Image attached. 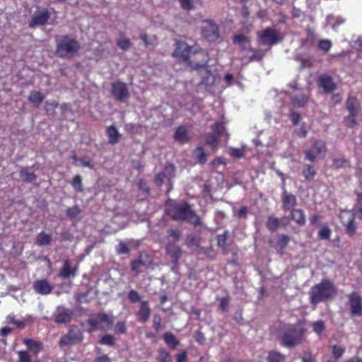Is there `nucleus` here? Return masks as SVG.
<instances>
[{
	"instance_id": "423d86ee",
	"label": "nucleus",
	"mask_w": 362,
	"mask_h": 362,
	"mask_svg": "<svg viewBox=\"0 0 362 362\" xmlns=\"http://www.w3.org/2000/svg\"><path fill=\"white\" fill-rule=\"evenodd\" d=\"M113 318L105 313H98L95 317L89 318L87 320L88 325L90 327L88 332L95 330L106 331L111 328L113 325Z\"/></svg>"
},
{
	"instance_id": "58836bf2",
	"label": "nucleus",
	"mask_w": 362,
	"mask_h": 362,
	"mask_svg": "<svg viewBox=\"0 0 362 362\" xmlns=\"http://www.w3.org/2000/svg\"><path fill=\"white\" fill-rule=\"evenodd\" d=\"M266 226L269 231L274 232L280 226V221L278 218L270 216L267 219Z\"/></svg>"
},
{
	"instance_id": "4468645a",
	"label": "nucleus",
	"mask_w": 362,
	"mask_h": 362,
	"mask_svg": "<svg viewBox=\"0 0 362 362\" xmlns=\"http://www.w3.org/2000/svg\"><path fill=\"white\" fill-rule=\"evenodd\" d=\"M50 18V13L47 9L43 8L40 11H35L30 21H29V27L35 28L36 26L45 25Z\"/></svg>"
},
{
	"instance_id": "b1692460",
	"label": "nucleus",
	"mask_w": 362,
	"mask_h": 362,
	"mask_svg": "<svg viewBox=\"0 0 362 362\" xmlns=\"http://www.w3.org/2000/svg\"><path fill=\"white\" fill-rule=\"evenodd\" d=\"M289 212L290 220L294 221L299 226H303L305 224V216L303 210L300 209H294Z\"/></svg>"
},
{
	"instance_id": "f03ea898",
	"label": "nucleus",
	"mask_w": 362,
	"mask_h": 362,
	"mask_svg": "<svg viewBox=\"0 0 362 362\" xmlns=\"http://www.w3.org/2000/svg\"><path fill=\"white\" fill-rule=\"evenodd\" d=\"M165 211L166 215L174 221H185L194 226L202 225L200 217L192 209L191 204L186 201L177 202L168 199L165 204Z\"/></svg>"
},
{
	"instance_id": "864d4df0",
	"label": "nucleus",
	"mask_w": 362,
	"mask_h": 362,
	"mask_svg": "<svg viewBox=\"0 0 362 362\" xmlns=\"http://www.w3.org/2000/svg\"><path fill=\"white\" fill-rule=\"evenodd\" d=\"M144 265H145V263L141 259L133 260L131 262V269L133 272L138 274L140 273V267Z\"/></svg>"
},
{
	"instance_id": "bf43d9fd",
	"label": "nucleus",
	"mask_w": 362,
	"mask_h": 362,
	"mask_svg": "<svg viewBox=\"0 0 362 362\" xmlns=\"http://www.w3.org/2000/svg\"><path fill=\"white\" fill-rule=\"evenodd\" d=\"M162 319L158 314L154 315L153 319V327L156 332H159L162 329Z\"/></svg>"
},
{
	"instance_id": "9b49d317",
	"label": "nucleus",
	"mask_w": 362,
	"mask_h": 362,
	"mask_svg": "<svg viewBox=\"0 0 362 362\" xmlns=\"http://www.w3.org/2000/svg\"><path fill=\"white\" fill-rule=\"evenodd\" d=\"M355 215L354 212L343 210L340 212L339 216L342 226L349 237H353L356 233L357 226L355 222Z\"/></svg>"
},
{
	"instance_id": "37998d69",
	"label": "nucleus",
	"mask_w": 362,
	"mask_h": 362,
	"mask_svg": "<svg viewBox=\"0 0 362 362\" xmlns=\"http://www.w3.org/2000/svg\"><path fill=\"white\" fill-rule=\"evenodd\" d=\"M18 358L17 362H41L40 360L37 359L35 361H31V356L28 351H19L18 352Z\"/></svg>"
},
{
	"instance_id": "20e7f679",
	"label": "nucleus",
	"mask_w": 362,
	"mask_h": 362,
	"mask_svg": "<svg viewBox=\"0 0 362 362\" xmlns=\"http://www.w3.org/2000/svg\"><path fill=\"white\" fill-rule=\"evenodd\" d=\"M55 42V53L62 59L73 58L78 54L81 49L80 42L76 37L71 35L57 36Z\"/></svg>"
},
{
	"instance_id": "6ab92c4d",
	"label": "nucleus",
	"mask_w": 362,
	"mask_h": 362,
	"mask_svg": "<svg viewBox=\"0 0 362 362\" xmlns=\"http://www.w3.org/2000/svg\"><path fill=\"white\" fill-rule=\"evenodd\" d=\"M78 265H76L74 268L71 267L69 259H65L63 266L59 271V276L62 279H68L69 277H75L77 275Z\"/></svg>"
},
{
	"instance_id": "3c124183",
	"label": "nucleus",
	"mask_w": 362,
	"mask_h": 362,
	"mask_svg": "<svg viewBox=\"0 0 362 362\" xmlns=\"http://www.w3.org/2000/svg\"><path fill=\"white\" fill-rule=\"evenodd\" d=\"M233 44L243 45L250 43V39L243 34L235 35L233 37Z\"/></svg>"
},
{
	"instance_id": "4d7b16f0",
	"label": "nucleus",
	"mask_w": 362,
	"mask_h": 362,
	"mask_svg": "<svg viewBox=\"0 0 362 362\" xmlns=\"http://www.w3.org/2000/svg\"><path fill=\"white\" fill-rule=\"evenodd\" d=\"M344 351H345L344 349L339 346L334 345L332 346V353L333 356L336 359H338L340 357H341L344 353Z\"/></svg>"
},
{
	"instance_id": "338daca9",
	"label": "nucleus",
	"mask_w": 362,
	"mask_h": 362,
	"mask_svg": "<svg viewBox=\"0 0 362 362\" xmlns=\"http://www.w3.org/2000/svg\"><path fill=\"white\" fill-rule=\"evenodd\" d=\"M230 300L228 297L221 298L219 300V308L223 311H226L229 306Z\"/></svg>"
},
{
	"instance_id": "4be33fe9",
	"label": "nucleus",
	"mask_w": 362,
	"mask_h": 362,
	"mask_svg": "<svg viewBox=\"0 0 362 362\" xmlns=\"http://www.w3.org/2000/svg\"><path fill=\"white\" fill-rule=\"evenodd\" d=\"M309 100V94L308 93H296L291 98V103L296 107H303L305 106Z\"/></svg>"
},
{
	"instance_id": "9d476101",
	"label": "nucleus",
	"mask_w": 362,
	"mask_h": 362,
	"mask_svg": "<svg viewBox=\"0 0 362 362\" xmlns=\"http://www.w3.org/2000/svg\"><path fill=\"white\" fill-rule=\"evenodd\" d=\"M257 35L259 38V44L263 45L272 46L282 41V37L279 36V33L270 27L258 31Z\"/></svg>"
},
{
	"instance_id": "7ed1b4c3",
	"label": "nucleus",
	"mask_w": 362,
	"mask_h": 362,
	"mask_svg": "<svg viewBox=\"0 0 362 362\" xmlns=\"http://www.w3.org/2000/svg\"><path fill=\"white\" fill-rule=\"evenodd\" d=\"M173 54L187 62L193 70L206 67L209 61V54L205 50L199 49L192 52L191 46L181 41H177Z\"/></svg>"
},
{
	"instance_id": "bb28decb",
	"label": "nucleus",
	"mask_w": 362,
	"mask_h": 362,
	"mask_svg": "<svg viewBox=\"0 0 362 362\" xmlns=\"http://www.w3.org/2000/svg\"><path fill=\"white\" fill-rule=\"evenodd\" d=\"M163 340L168 347L171 349H175L180 345V341L177 339L174 334L170 332H166L163 334Z\"/></svg>"
},
{
	"instance_id": "4c0bfd02",
	"label": "nucleus",
	"mask_w": 362,
	"mask_h": 362,
	"mask_svg": "<svg viewBox=\"0 0 362 362\" xmlns=\"http://www.w3.org/2000/svg\"><path fill=\"white\" fill-rule=\"evenodd\" d=\"M286 356L276 351H272L269 353L267 358V362H284Z\"/></svg>"
},
{
	"instance_id": "0eeeda50",
	"label": "nucleus",
	"mask_w": 362,
	"mask_h": 362,
	"mask_svg": "<svg viewBox=\"0 0 362 362\" xmlns=\"http://www.w3.org/2000/svg\"><path fill=\"white\" fill-rule=\"evenodd\" d=\"M327 148L325 141L315 140L311 147L304 151L305 159L314 163L317 159H323L326 156Z\"/></svg>"
},
{
	"instance_id": "e433bc0d",
	"label": "nucleus",
	"mask_w": 362,
	"mask_h": 362,
	"mask_svg": "<svg viewBox=\"0 0 362 362\" xmlns=\"http://www.w3.org/2000/svg\"><path fill=\"white\" fill-rule=\"evenodd\" d=\"M19 174L21 178L27 182H33L37 178L36 175L33 172H29L27 168H22Z\"/></svg>"
},
{
	"instance_id": "de8ad7c7",
	"label": "nucleus",
	"mask_w": 362,
	"mask_h": 362,
	"mask_svg": "<svg viewBox=\"0 0 362 362\" xmlns=\"http://www.w3.org/2000/svg\"><path fill=\"white\" fill-rule=\"evenodd\" d=\"M117 45L122 50L127 51L131 47L132 42L128 38L120 37L117 41Z\"/></svg>"
},
{
	"instance_id": "c85d7f7f",
	"label": "nucleus",
	"mask_w": 362,
	"mask_h": 362,
	"mask_svg": "<svg viewBox=\"0 0 362 362\" xmlns=\"http://www.w3.org/2000/svg\"><path fill=\"white\" fill-rule=\"evenodd\" d=\"M346 108L349 114H358L360 109V104L358 103L356 98L349 96L346 101Z\"/></svg>"
},
{
	"instance_id": "e2e57ef3",
	"label": "nucleus",
	"mask_w": 362,
	"mask_h": 362,
	"mask_svg": "<svg viewBox=\"0 0 362 362\" xmlns=\"http://www.w3.org/2000/svg\"><path fill=\"white\" fill-rule=\"evenodd\" d=\"M300 358L302 362H316L315 357L310 351H304Z\"/></svg>"
},
{
	"instance_id": "69168bd1",
	"label": "nucleus",
	"mask_w": 362,
	"mask_h": 362,
	"mask_svg": "<svg viewBox=\"0 0 362 362\" xmlns=\"http://www.w3.org/2000/svg\"><path fill=\"white\" fill-rule=\"evenodd\" d=\"M117 252L119 255L128 254L129 249L125 243L121 242L117 247Z\"/></svg>"
},
{
	"instance_id": "c03bdc74",
	"label": "nucleus",
	"mask_w": 362,
	"mask_h": 362,
	"mask_svg": "<svg viewBox=\"0 0 362 362\" xmlns=\"http://www.w3.org/2000/svg\"><path fill=\"white\" fill-rule=\"evenodd\" d=\"M99 343L103 345L114 346L115 345V339L112 335L106 334L101 337L99 339Z\"/></svg>"
},
{
	"instance_id": "a19ab883",
	"label": "nucleus",
	"mask_w": 362,
	"mask_h": 362,
	"mask_svg": "<svg viewBox=\"0 0 362 362\" xmlns=\"http://www.w3.org/2000/svg\"><path fill=\"white\" fill-rule=\"evenodd\" d=\"M71 186L76 192H82L83 191L82 178L79 175H76L74 177L71 182Z\"/></svg>"
},
{
	"instance_id": "774afa93",
	"label": "nucleus",
	"mask_w": 362,
	"mask_h": 362,
	"mask_svg": "<svg viewBox=\"0 0 362 362\" xmlns=\"http://www.w3.org/2000/svg\"><path fill=\"white\" fill-rule=\"evenodd\" d=\"M168 234L174 241H178L181 238V232L178 229H170L168 230Z\"/></svg>"
},
{
	"instance_id": "13d9d810",
	"label": "nucleus",
	"mask_w": 362,
	"mask_h": 362,
	"mask_svg": "<svg viewBox=\"0 0 362 362\" xmlns=\"http://www.w3.org/2000/svg\"><path fill=\"white\" fill-rule=\"evenodd\" d=\"M296 60L298 61L301 64V68H310L312 66L313 63L310 58H304L301 56H298L296 57Z\"/></svg>"
},
{
	"instance_id": "39448f33",
	"label": "nucleus",
	"mask_w": 362,
	"mask_h": 362,
	"mask_svg": "<svg viewBox=\"0 0 362 362\" xmlns=\"http://www.w3.org/2000/svg\"><path fill=\"white\" fill-rule=\"evenodd\" d=\"M337 295V288L329 279H323L314 285L309 291L310 303L317 305L321 302L332 299Z\"/></svg>"
},
{
	"instance_id": "f3484780",
	"label": "nucleus",
	"mask_w": 362,
	"mask_h": 362,
	"mask_svg": "<svg viewBox=\"0 0 362 362\" xmlns=\"http://www.w3.org/2000/svg\"><path fill=\"white\" fill-rule=\"evenodd\" d=\"M317 85L322 88L325 93H329L337 88V84L334 82L332 76L327 74H322L317 78Z\"/></svg>"
},
{
	"instance_id": "7c9ffc66",
	"label": "nucleus",
	"mask_w": 362,
	"mask_h": 362,
	"mask_svg": "<svg viewBox=\"0 0 362 362\" xmlns=\"http://www.w3.org/2000/svg\"><path fill=\"white\" fill-rule=\"evenodd\" d=\"M317 173L313 165L305 164L303 165L302 175L306 180L311 181L314 180Z\"/></svg>"
},
{
	"instance_id": "a878e982",
	"label": "nucleus",
	"mask_w": 362,
	"mask_h": 362,
	"mask_svg": "<svg viewBox=\"0 0 362 362\" xmlns=\"http://www.w3.org/2000/svg\"><path fill=\"white\" fill-rule=\"evenodd\" d=\"M23 344L35 356H37L42 349V342L33 340L32 339H25L23 340Z\"/></svg>"
},
{
	"instance_id": "5fc2aeb1",
	"label": "nucleus",
	"mask_w": 362,
	"mask_h": 362,
	"mask_svg": "<svg viewBox=\"0 0 362 362\" xmlns=\"http://www.w3.org/2000/svg\"><path fill=\"white\" fill-rule=\"evenodd\" d=\"M81 213V210L78 206L69 208L66 211V215L71 219L76 218Z\"/></svg>"
},
{
	"instance_id": "2eb2a0df",
	"label": "nucleus",
	"mask_w": 362,
	"mask_h": 362,
	"mask_svg": "<svg viewBox=\"0 0 362 362\" xmlns=\"http://www.w3.org/2000/svg\"><path fill=\"white\" fill-rule=\"evenodd\" d=\"M73 313L64 306H58L53 315V320L57 325L66 324L71 322Z\"/></svg>"
},
{
	"instance_id": "49530a36",
	"label": "nucleus",
	"mask_w": 362,
	"mask_h": 362,
	"mask_svg": "<svg viewBox=\"0 0 362 362\" xmlns=\"http://www.w3.org/2000/svg\"><path fill=\"white\" fill-rule=\"evenodd\" d=\"M358 115L356 114H349L346 117H344V122L345 125L349 128H352L358 124L356 122V117Z\"/></svg>"
},
{
	"instance_id": "72a5a7b5",
	"label": "nucleus",
	"mask_w": 362,
	"mask_h": 362,
	"mask_svg": "<svg viewBox=\"0 0 362 362\" xmlns=\"http://www.w3.org/2000/svg\"><path fill=\"white\" fill-rule=\"evenodd\" d=\"M52 241V236L45 232H40L36 237L35 243L38 246H47L50 244Z\"/></svg>"
},
{
	"instance_id": "393cba45",
	"label": "nucleus",
	"mask_w": 362,
	"mask_h": 362,
	"mask_svg": "<svg viewBox=\"0 0 362 362\" xmlns=\"http://www.w3.org/2000/svg\"><path fill=\"white\" fill-rule=\"evenodd\" d=\"M106 134L108 138L109 144L112 145L117 144L121 138V134L119 133L117 127L113 124L107 127Z\"/></svg>"
},
{
	"instance_id": "f8f14e48",
	"label": "nucleus",
	"mask_w": 362,
	"mask_h": 362,
	"mask_svg": "<svg viewBox=\"0 0 362 362\" xmlns=\"http://www.w3.org/2000/svg\"><path fill=\"white\" fill-rule=\"evenodd\" d=\"M111 94L115 100L124 103L129 98V92L125 83L117 80L111 83Z\"/></svg>"
},
{
	"instance_id": "f257e3e1",
	"label": "nucleus",
	"mask_w": 362,
	"mask_h": 362,
	"mask_svg": "<svg viewBox=\"0 0 362 362\" xmlns=\"http://www.w3.org/2000/svg\"><path fill=\"white\" fill-rule=\"evenodd\" d=\"M306 332L305 321L298 320L294 324L282 325L277 330L276 339L282 346L293 348L303 342Z\"/></svg>"
},
{
	"instance_id": "ddd939ff",
	"label": "nucleus",
	"mask_w": 362,
	"mask_h": 362,
	"mask_svg": "<svg viewBox=\"0 0 362 362\" xmlns=\"http://www.w3.org/2000/svg\"><path fill=\"white\" fill-rule=\"evenodd\" d=\"M350 314L352 317L362 316V297L358 292L348 295Z\"/></svg>"
},
{
	"instance_id": "412c9836",
	"label": "nucleus",
	"mask_w": 362,
	"mask_h": 362,
	"mask_svg": "<svg viewBox=\"0 0 362 362\" xmlns=\"http://www.w3.org/2000/svg\"><path fill=\"white\" fill-rule=\"evenodd\" d=\"M151 315V308L147 301H141L139 310L136 313L137 319L141 322H146Z\"/></svg>"
},
{
	"instance_id": "603ef678",
	"label": "nucleus",
	"mask_w": 362,
	"mask_h": 362,
	"mask_svg": "<svg viewBox=\"0 0 362 362\" xmlns=\"http://www.w3.org/2000/svg\"><path fill=\"white\" fill-rule=\"evenodd\" d=\"M313 329L316 334H321L325 329V322L322 320L313 322Z\"/></svg>"
},
{
	"instance_id": "0e129e2a",
	"label": "nucleus",
	"mask_w": 362,
	"mask_h": 362,
	"mask_svg": "<svg viewBox=\"0 0 362 362\" xmlns=\"http://www.w3.org/2000/svg\"><path fill=\"white\" fill-rule=\"evenodd\" d=\"M252 55L250 57V61H261L264 57V54L258 49H252Z\"/></svg>"
},
{
	"instance_id": "ea45409f",
	"label": "nucleus",
	"mask_w": 362,
	"mask_h": 362,
	"mask_svg": "<svg viewBox=\"0 0 362 362\" xmlns=\"http://www.w3.org/2000/svg\"><path fill=\"white\" fill-rule=\"evenodd\" d=\"M157 362H173L172 356L168 351L160 349L158 350Z\"/></svg>"
},
{
	"instance_id": "aec40b11",
	"label": "nucleus",
	"mask_w": 362,
	"mask_h": 362,
	"mask_svg": "<svg viewBox=\"0 0 362 362\" xmlns=\"http://www.w3.org/2000/svg\"><path fill=\"white\" fill-rule=\"evenodd\" d=\"M173 139L180 144H186L191 140V137L188 134V129L186 126H179L173 135Z\"/></svg>"
},
{
	"instance_id": "09e8293b",
	"label": "nucleus",
	"mask_w": 362,
	"mask_h": 362,
	"mask_svg": "<svg viewBox=\"0 0 362 362\" xmlns=\"http://www.w3.org/2000/svg\"><path fill=\"white\" fill-rule=\"evenodd\" d=\"M211 130H212V132H211L212 134H216V135L218 136L219 137H221V134H223V131L225 130L224 123L223 122H215L211 126Z\"/></svg>"
},
{
	"instance_id": "c756f323",
	"label": "nucleus",
	"mask_w": 362,
	"mask_h": 362,
	"mask_svg": "<svg viewBox=\"0 0 362 362\" xmlns=\"http://www.w3.org/2000/svg\"><path fill=\"white\" fill-rule=\"evenodd\" d=\"M45 98V95L40 91L32 90L28 96V100L35 107H39Z\"/></svg>"
},
{
	"instance_id": "6e6d98bb",
	"label": "nucleus",
	"mask_w": 362,
	"mask_h": 362,
	"mask_svg": "<svg viewBox=\"0 0 362 362\" xmlns=\"http://www.w3.org/2000/svg\"><path fill=\"white\" fill-rule=\"evenodd\" d=\"M332 47V42L329 40H320L318 43L320 49L327 52Z\"/></svg>"
},
{
	"instance_id": "79ce46f5",
	"label": "nucleus",
	"mask_w": 362,
	"mask_h": 362,
	"mask_svg": "<svg viewBox=\"0 0 362 362\" xmlns=\"http://www.w3.org/2000/svg\"><path fill=\"white\" fill-rule=\"evenodd\" d=\"M332 235V230L327 226H322L317 233V236L320 240H329Z\"/></svg>"
},
{
	"instance_id": "680f3d73",
	"label": "nucleus",
	"mask_w": 362,
	"mask_h": 362,
	"mask_svg": "<svg viewBox=\"0 0 362 362\" xmlns=\"http://www.w3.org/2000/svg\"><path fill=\"white\" fill-rule=\"evenodd\" d=\"M179 2L181 7L186 11H190L194 8L193 0H179Z\"/></svg>"
},
{
	"instance_id": "1a4fd4ad",
	"label": "nucleus",
	"mask_w": 362,
	"mask_h": 362,
	"mask_svg": "<svg viewBox=\"0 0 362 362\" xmlns=\"http://www.w3.org/2000/svg\"><path fill=\"white\" fill-rule=\"evenodd\" d=\"M83 339V332L76 325H71L66 334L61 337L59 340L60 347L71 346L80 343Z\"/></svg>"
},
{
	"instance_id": "5701e85b",
	"label": "nucleus",
	"mask_w": 362,
	"mask_h": 362,
	"mask_svg": "<svg viewBox=\"0 0 362 362\" xmlns=\"http://www.w3.org/2000/svg\"><path fill=\"white\" fill-rule=\"evenodd\" d=\"M35 291L41 295H47L52 291V286L46 280H37L33 284Z\"/></svg>"
},
{
	"instance_id": "f704fd0d",
	"label": "nucleus",
	"mask_w": 362,
	"mask_h": 362,
	"mask_svg": "<svg viewBox=\"0 0 362 362\" xmlns=\"http://www.w3.org/2000/svg\"><path fill=\"white\" fill-rule=\"evenodd\" d=\"M290 241V238L285 234L279 235L277 236V246L279 248V253L283 254L284 250L287 247L288 243Z\"/></svg>"
},
{
	"instance_id": "a211bd4d",
	"label": "nucleus",
	"mask_w": 362,
	"mask_h": 362,
	"mask_svg": "<svg viewBox=\"0 0 362 362\" xmlns=\"http://www.w3.org/2000/svg\"><path fill=\"white\" fill-rule=\"evenodd\" d=\"M167 254L171 257L174 264H177L182 255L181 247L175 243L168 242L165 246Z\"/></svg>"
},
{
	"instance_id": "c9c22d12",
	"label": "nucleus",
	"mask_w": 362,
	"mask_h": 362,
	"mask_svg": "<svg viewBox=\"0 0 362 362\" xmlns=\"http://www.w3.org/2000/svg\"><path fill=\"white\" fill-rule=\"evenodd\" d=\"M353 211L357 218L362 221V192L356 193V204Z\"/></svg>"
},
{
	"instance_id": "8fccbe9b",
	"label": "nucleus",
	"mask_w": 362,
	"mask_h": 362,
	"mask_svg": "<svg viewBox=\"0 0 362 362\" xmlns=\"http://www.w3.org/2000/svg\"><path fill=\"white\" fill-rule=\"evenodd\" d=\"M163 173H165V176L168 180H171L175 176V168L174 165L171 163L167 164L165 168Z\"/></svg>"
},
{
	"instance_id": "6e6552de",
	"label": "nucleus",
	"mask_w": 362,
	"mask_h": 362,
	"mask_svg": "<svg viewBox=\"0 0 362 362\" xmlns=\"http://www.w3.org/2000/svg\"><path fill=\"white\" fill-rule=\"evenodd\" d=\"M201 35L208 42H216L221 35L219 25L214 20H203L201 26Z\"/></svg>"
},
{
	"instance_id": "2f4dec72",
	"label": "nucleus",
	"mask_w": 362,
	"mask_h": 362,
	"mask_svg": "<svg viewBox=\"0 0 362 362\" xmlns=\"http://www.w3.org/2000/svg\"><path fill=\"white\" fill-rule=\"evenodd\" d=\"M193 155L199 164H205L207 161L208 154L202 146H197L193 151Z\"/></svg>"
},
{
	"instance_id": "a18cd8bd",
	"label": "nucleus",
	"mask_w": 362,
	"mask_h": 362,
	"mask_svg": "<svg viewBox=\"0 0 362 362\" xmlns=\"http://www.w3.org/2000/svg\"><path fill=\"white\" fill-rule=\"evenodd\" d=\"M332 165L336 169L343 168L349 166V161L345 158H334Z\"/></svg>"
},
{
	"instance_id": "052dcab7",
	"label": "nucleus",
	"mask_w": 362,
	"mask_h": 362,
	"mask_svg": "<svg viewBox=\"0 0 362 362\" xmlns=\"http://www.w3.org/2000/svg\"><path fill=\"white\" fill-rule=\"evenodd\" d=\"M128 299L132 303H135L141 300V296L135 290H131L128 293Z\"/></svg>"
},
{
	"instance_id": "cd10ccee",
	"label": "nucleus",
	"mask_w": 362,
	"mask_h": 362,
	"mask_svg": "<svg viewBox=\"0 0 362 362\" xmlns=\"http://www.w3.org/2000/svg\"><path fill=\"white\" fill-rule=\"evenodd\" d=\"M228 238V231L225 230L223 233L217 235V245L222 250V253L226 255L229 252V250L227 245V240Z\"/></svg>"
},
{
	"instance_id": "473e14b6",
	"label": "nucleus",
	"mask_w": 362,
	"mask_h": 362,
	"mask_svg": "<svg viewBox=\"0 0 362 362\" xmlns=\"http://www.w3.org/2000/svg\"><path fill=\"white\" fill-rule=\"evenodd\" d=\"M220 142V137L212 133H208L206 136V144L211 148L213 151L218 148Z\"/></svg>"
},
{
	"instance_id": "dca6fc26",
	"label": "nucleus",
	"mask_w": 362,
	"mask_h": 362,
	"mask_svg": "<svg viewBox=\"0 0 362 362\" xmlns=\"http://www.w3.org/2000/svg\"><path fill=\"white\" fill-rule=\"evenodd\" d=\"M282 209L284 211H290L297 206L296 196L288 193L285 188L281 193Z\"/></svg>"
}]
</instances>
